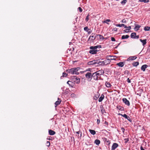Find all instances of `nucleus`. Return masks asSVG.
Returning a JSON list of instances; mask_svg holds the SVG:
<instances>
[{
    "label": "nucleus",
    "instance_id": "obj_40",
    "mask_svg": "<svg viewBox=\"0 0 150 150\" xmlns=\"http://www.w3.org/2000/svg\"><path fill=\"white\" fill-rule=\"evenodd\" d=\"M46 145L47 146H49L50 145V142L49 141H47L46 144Z\"/></svg>",
    "mask_w": 150,
    "mask_h": 150
},
{
    "label": "nucleus",
    "instance_id": "obj_51",
    "mask_svg": "<svg viewBox=\"0 0 150 150\" xmlns=\"http://www.w3.org/2000/svg\"><path fill=\"white\" fill-rule=\"evenodd\" d=\"M72 83V82L70 81H68L67 82V84H68L69 85H70L71 84V83Z\"/></svg>",
    "mask_w": 150,
    "mask_h": 150
},
{
    "label": "nucleus",
    "instance_id": "obj_8",
    "mask_svg": "<svg viewBox=\"0 0 150 150\" xmlns=\"http://www.w3.org/2000/svg\"><path fill=\"white\" fill-rule=\"evenodd\" d=\"M98 60H93L88 62V65H91L97 64V63H98Z\"/></svg>",
    "mask_w": 150,
    "mask_h": 150
},
{
    "label": "nucleus",
    "instance_id": "obj_9",
    "mask_svg": "<svg viewBox=\"0 0 150 150\" xmlns=\"http://www.w3.org/2000/svg\"><path fill=\"white\" fill-rule=\"evenodd\" d=\"M137 58V57L135 56H130L127 59V61H132L135 59Z\"/></svg>",
    "mask_w": 150,
    "mask_h": 150
},
{
    "label": "nucleus",
    "instance_id": "obj_29",
    "mask_svg": "<svg viewBox=\"0 0 150 150\" xmlns=\"http://www.w3.org/2000/svg\"><path fill=\"white\" fill-rule=\"evenodd\" d=\"M139 64V62H134L132 63V65L134 67H136Z\"/></svg>",
    "mask_w": 150,
    "mask_h": 150
},
{
    "label": "nucleus",
    "instance_id": "obj_61",
    "mask_svg": "<svg viewBox=\"0 0 150 150\" xmlns=\"http://www.w3.org/2000/svg\"><path fill=\"white\" fill-rule=\"evenodd\" d=\"M127 141H125V143L127 142Z\"/></svg>",
    "mask_w": 150,
    "mask_h": 150
},
{
    "label": "nucleus",
    "instance_id": "obj_60",
    "mask_svg": "<svg viewBox=\"0 0 150 150\" xmlns=\"http://www.w3.org/2000/svg\"><path fill=\"white\" fill-rule=\"evenodd\" d=\"M104 39H105V40H106L107 39V38H104Z\"/></svg>",
    "mask_w": 150,
    "mask_h": 150
},
{
    "label": "nucleus",
    "instance_id": "obj_18",
    "mask_svg": "<svg viewBox=\"0 0 150 150\" xmlns=\"http://www.w3.org/2000/svg\"><path fill=\"white\" fill-rule=\"evenodd\" d=\"M96 35L97 36V37H98V36H99V39L100 40H103L104 39V38L103 36L101 35L96 34Z\"/></svg>",
    "mask_w": 150,
    "mask_h": 150
},
{
    "label": "nucleus",
    "instance_id": "obj_33",
    "mask_svg": "<svg viewBox=\"0 0 150 150\" xmlns=\"http://www.w3.org/2000/svg\"><path fill=\"white\" fill-rule=\"evenodd\" d=\"M150 30V27L146 26L144 28L145 31H148Z\"/></svg>",
    "mask_w": 150,
    "mask_h": 150
},
{
    "label": "nucleus",
    "instance_id": "obj_1",
    "mask_svg": "<svg viewBox=\"0 0 150 150\" xmlns=\"http://www.w3.org/2000/svg\"><path fill=\"white\" fill-rule=\"evenodd\" d=\"M80 68L79 67L74 68L70 69L67 70L66 71L72 74H79L78 71L79 70Z\"/></svg>",
    "mask_w": 150,
    "mask_h": 150
},
{
    "label": "nucleus",
    "instance_id": "obj_21",
    "mask_svg": "<svg viewBox=\"0 0 150 150\" xmlns=\"http://www.w3.org/2000/svg\"><path fill=\"white\" fill-rule=\"evenodd\" d=\"M104 98V96L103 94H102L101 96L98 99L99 102H101Z\"/></svg>",
    "mask_w": 150,
    "mask_h": 150
},
{
    "label": "nucleus",
    "instance_id": "obj_34",
    "mask_svg": "<svg viewBox=\"0 0 150 150\" xmlns=\"http://www.w3.org/2000/svg\"><path fill=\"white\" fill-rule=\"evenodd\" d=\"M110 21H111L110 19H108L106 20L105 21H104L103 22V23H107V24H109V23H107V22H110Z\"/></svg>",
    "mask_w": 150,
    "mask_h": 150
},
{
    "label": "nucleus",
    "instance_id": "obj_52",
    "mask_svg": "<svg viewBox=\"0 0 150 150\" xmlns=\"http://www.w3.org/2000/svg\"><path fill=\"white\" fill-rule=\"evenodd\" d=\"M127 81L128 83H130L131 82L130 80L129 79V78H128Z\"/></svg>",
    "mask_w": 150,
    "mask_h": 150
},
{
    "label": "nucleus",
    "instance_id": "obj_10",
    "mask_svg": "<svg viewBox=\"0 0 150 150\" xmlns=\"http://www.w3.org/2000/svg\"><path fill=\"white\" fill-rule=\"evenodd\" d=\"M122 100L123 102L128 106H129L130 105V103L129 101L126 98H123Z\"/></svg>",
    "mask_w": 150,
    "mask_h": 150
},
{
    "label": "nucleus",
    "instance_id": "obj_44",
    "mask_svg": "<svg viewBox=\"0 0 150 150\" xmlns=\"http://www.w3.org/2000/svg\"><path fill=\"white\" fill-rule=\"evenodd\" d=\"M117 28H115L112 29V30L113 31L116 32V31H117Z\"/></svg>",
    "mask_w": 150,
    "mask_h": 150
},
{
    "label": "nucleus",
    "instance_id": "obj_15",
    "mask_svg": "<svg viewBox=\"0 0 150 150\" xmlns=\"http://www.w3.org/2000/svg\"><path fill=\"white\" fill-rule=\"evenodd\" d=\"M117 65L120 67H123L125 64L124 62H121L116 64Z\"/></svg>",
    "mask_w": 150,
    "mask_h": 150
},
{
    "label": "nucleus",
    "instance_id": "obj_56",
    "mask_svg": "<svg viewBox=\"0 0 150 150\" xmlns=\"http://www.w3.org/2000/svg\"><path fill=\"white\" fill-rule=\"evenodd\" d=\"M139 38V35H137V36H135V38H137V39H138V38Z\"/></svg>",
    "mask_w": 150,
    "mask_h": 150
},
{
    "label": "nucleus",
    "instance_id": "obj_36",
    "mask_svg": "<svg viewBox=\"0 0 150 150\" xmlns=\"http://www.w3.org/2000/svg\"><path fill=\"white\" fill-rule=\"evenodd\" d=\"M76 133L77 134H79L80 133V136H79V135H78V136L79 137H80V138H81V136H82V133H81V132H80V131L76 132Z\"/></svg>",
    "mask_w": 150,
    "mask_h": 150
},
{
    "label": "nucleus",
    "instance_id": "obj_32",
    "mask_svg": "<svg viewBox=\"0 0 150 150\" xmlns=\"http://www.w3.org/2000/svg\"><path fill=\"white\" fill-rule=\"evenodd\" d=\"M116 108L117 109H118L119 110H123V108L120 106H117L116 107Z\"/></svg>",
    "mask_w": 150,
    "mask_h": 150
},
{
    "label": "nucleus",
    "instance_id": "obj_37",
    "mask_svg": "<svg viewBox=\"0 0 150 150\" xmlns=\"http://www.w3.org/2000/svg\"><path fill=\"white\" fill-rule=\"evenodd\" d=\"M127 2V0H123L121 2V3L122 4L124 5Z\"/></svg>",
    "mask_w": 150,
    "mask_h": 150
},
{
    "label": "nucleus",
    "instance_id": "obj_38",
    "mask_svg": "<svg viewBox=\"0 0 150 150\" xmlns=\"http://www.w3.org/2000/svg\"><path fill=\"white\" fill-rule=\"evenodd\" d=\"M75 79L76 80V83H80V79L79 78H78L76 77Z\"/></svg>",
    "mask_w": 150,
    "mask_h": 150
},
{
    "label": "nucleus",
    "instance_id": "obj_59",
    "mask_svg": "<svg viewBox=\"0 0 150 150\" xmlns=\"http://www.w3.org/2000/svg\"><path fill=\"white\" fill-rule=\"evenodd\" d=\"M86 1V0H83V1Z\"/></svg>",
    "mask_w": 150,
    "mask_h": 150
},
{
    "label": "nucleus",
    "instance_id": "obj_58",
    "mask_svg": "<svg viewBox=\"0 0 150 150\" xmlns=\"http://www.w3.org/2000/svg\"><path fill=\"white\" fill-rule=\"evenodd\" d=\"M91 33V31H89V32L88 31V34H90Z\"/></svg>",
    "mask_w": 150,
    "mask_h": 150
},
{
    "label": "nucleus",
    "instance_id": "obj_48",
    "mask_svg": "<svg viewBox=\"0 0 150 150\" xmlns=\"http://www.w3.org/2000/svg\"><path fill=\"white\" fill-rule=\"evenodd\" d=\"M124 31L126 33H128L129 32V29H127L125 30H124Z\"/></svg>",
    "mask_w": 150,
    "mask_h": 150
},
{
    "label": "nucleus",
    "instance_id": "obj_22",
    "mask_svg": "<svg viewBox=\"0 0 150 150\" xmlns=\"http://www.w3.org/2000/svg\"><path fill=\"white\" fill-rule=\"evenodd\" d=\"M98 60V63H97V64H99V65H101V66H103L104 65V64L103 61L102 62H100V61H99V60Z\"/></svg>",
    "mask_w": 150,
    "mask_h": 150
},
{
    "label": "nucleus",
    "instance_id": "obj_49",
    "mask_svg": "<svg viewBox=\"0 0 150 150\" xmlns=\"http://www.w3.org/2000/svg\"><path fill=\"white\" fill-rule=\"evenodd\" d=\"M75 96V94L74 93L71 94V96L72 97H74Z\"/></svg>",
    "mask_w": 150,
    "mask_h": 150
},
{
    "label": "nucleus",
    "instance_id": "obj_43",
    "mask_svg": "<svg viewBox=\"0 0 150 150\" xmlns=\"http://www.w3.org/2000/svg\"><path fill=\"white\" fill-rule=\"evenodd\" d=\"M128 120H129L130 122H131L132 120L130 119V117L129 116H127V117L126 118Z\"/></svg>",
    "mask_w": 150,
    "mask_h": 150
},
{
    "label": "nucleus",
    "instance_id": "obj_35",
    "mask_svg": "<svg viewBox=\"0 0 150 150\" xmlns=\"http://www.w3.org/2000/svg\"><path fill=\"white\" fill-rule=\"evenodd\" d=\"M118 115H121L122 116V117H123L125 118H127V117L128 116L126 115V114H124V115H122V114H119Z\"/></svg>",
    "mask_w": 150,
    "mask_h": 150
},
{
    "label": "nucleus",
    "instance_id": "obj_54",
    "mask_svg": "<svg viewBox=\"0 0 150 150\" xmlns=\"http://www.w3.org/2000/svg\"><path fill=\"white\" fill-rule=\"evenodd\" d=\"M140 149L141 150H144V149L142 146H141L140 147Z\"/></svg>",
    "mask_w": 150,
    "mask_h": 150
},
{
    "label": "nucleus",
    "instance_id": "obj_12",
    "mask_svg": "<svg viewBox=\"0 0 150 150\" xmlns=\"http://www.w3.org/2000/svg\"><path fill=\"white\" fill-rule=\"evenodd\" d=\"M98 75L100 77V76L103 75L104 73V71L103 70H101L96 72Z\"/></svg>",
    "mask_w": 150,
    "mask_h": 150
},
{
    "label": "nucleus",
    "instance_id": "obj_4",
    "mask_svg": "<svg viewBox=\"0 0 150 150\" xmlns=\"http://www.w3.org/2000/svg\"><path fill=\"white\" fill-rule=\"evenodd\" d=\"M111 56H107V58L108 59L107 60H105L103 61L104 64V65H107L110 64V59L112 60V59H109L108 58L109 57H111Z\"/></svg>",
    "mask_w": 150,
    "mask_h": 150
},
{
    "label": "nucleus",
    "instance_id": "obj_24",
    "mask_svg": "<svg viewBox=\"0 0 150 150\" xmlns=\"http://www.w3.org/2000/svg\"><path fill=\"white\" fill-rule=\"evenodd\" d=\"M136 34L135 33H132L131 34V37L132 38H135Z\"/></svg>",
    "mask_w": 150,
    "mask_h": 150
},
{
    "label": "nucleus",
    "instance_id": "obj_25",
    "mask_svg": "<svg viewBox=\"0 0 150 150\" xmlns=\"http://www.w3.org/2000/svg\"><path fill=\"white\" fill-rule=\"evenodd\" d=\"M129 37V36L128 35H123L122 36L121 38L122 39H125L128 38Z\"/></svg>",
    "mask_w": 150,
    "mask_h": 150
},
{
    "label": "nucleus",
    "instance_id": "obj_31",
    "mask_svg": "<svg viewBox=\"0 0 150 150\" xmlns=\"http://www.w3.org/2000/svg\"><path fill=\"white\" fill-rule=\"evenodd\" d=\"M101 112L102 114H104L106 113L105 109L103 107L101 108Z\"/></svg>",
    "mask_w": 150,
    "mask_h": 150
},
{
    "label": "nucleus",
    "instance_id": "obj_26",
    "mask_svg": "<svg viewBox=\"0 0 150 150\" xmlns=\"http://www.w3.org/2000/svg\"><path fill=\"white\" fill-rule=\"evenodd\" d=\"M89 131L90 133L93 135H94L96 133V131L93 130L89 129Z\"/></svg>",
    "mask_w": 150,
    "mask_h": 150
},
{
    "label": "nucleus",
    "instance_id": "obj_55",
    "mask_svg": "<svg viewBox=\"0 0 150 150\" xmlns=\"http://www.w3.org/2000/svg\"><path fill=\"white\" fill-rule=\"evenodd\" d=\"M105 124L107 125H108V122H107V121H105Z\"/></svg>",
    "mask_w": 150,
    "mask_h": 150
},
{
    "label": "nucleus",
    "instance_id": "obj_50",
    "mask_svg": "<svg viewBox=\"0 0 150 150\" xmlns=\"http://www.w3.org/2000/svg\"><path fill=\"white\" fill-rule=\"evenodd\" d=\"M98 97L97 96H95L94 97V99L95 100H97L98 99Z\"/></svg>",
    "mask_w": 150,
    "mask_h": 150
},
{
    "label": "nucleus",
    "instance_id": "obj_2",
    "mask_svg": "<svg viewBox=\"0 0 150 150\" xmlns=\"http://www.w3.org/2000/svg\"><path fill=\"white\" fill-rule=\"evenodd\" d=\"M96 34L94 33L91 34L90 36L89 37L88 40L91 42H93V41L97 37Z\"/></svg>",
    "mask_w": 150,
    "mask_h": 150
},
{
    "label": "nucleus",
    "instance_id": "obj_6",
    "mask_svg": "<svg viewBox=\"0 0 150 150\" xmlns=\"http://www.w3.org/2000/svg\"><path fill=\"white\" fill-rule=\"evenodd\" d=\"M85 76L88 80H91L92 77V75L91 72H87L85 75Z\"/></svg>",
    "mask_w": 150,
    "mask_h": 150
},
{
    "label": "nucleus",
    "instance_id": "obj_62",
    "mask_svg": "<svg viewBox=\"0 0 150 150\" xmlns=\"http://www.w3.org/2000/svg\"><path fill=\"white\" fill-rule=\"evenodd\" d=\"M86 71H83V72H85Z\"/></svg>",
    "mask_w": 150,
    "mask_h": 150
},
{
    "label": "nucleus",
    "instance_id": "obj_46",
    "mask_svg": "<svg viewBox=\"0 0 150 150\" xmlns=\"http://www.w3.org/2000/svg\"><path fill=\"white\" fill-rule=\"evenodd\" d=\"M97 124L98 125H99L100 124V119H98L97 120Z\"/></svg>",
    "mask_w": 150,
    "mask_h": 150
},
{
    "label": "nucleus",
    "instance_id": "obj_57",
    "mask_svg": "<svg viewBox=\"0 0 150 150\" xmlns=\"http://www.w3.org/2000/svg\"><path fill=\"white\" fill-rule=\"evenodd\" d=\"M121 129H122V130L123 132H124L125 130L124 128L123 127H122Z\"/></svg>",
    "mask_w": 150,
    "mask_h": 150
},
{
    "label": "nucleus",
    "instance_id": "obj_30",
    "mask_svg": "<svg viewBox=\"0 0 150 150\" xmlns=\"http://www.w3.org/2000/svg\"><path fill=\"white\" fill-rule=\"evenodd\" d=\"M149 0H139V1L140 2H143L144 3H148L149 2Z\"/></svg>",
    "mask_w": 150,
    "mask_h": 150
},
{
    "label": "nucleus",
    "instance_id": "obj_42",
    "mask_svg": "<svg viewBox=\"0 0 150 150\" xmlns=\"http://www.w3.org/2000/svg\"><path fill=\"white\" fill-rule=\"evenodd\" d=\"M89 15H88L86 17V21L87 22L88 20H89Z\"/></svg>",
    "mask_w": 150,
    "mask_h": 150
},
{
    "label": "nucleus",
    "instance_id": "obj_19",
    "mask_svg": "<svg viewBox=\"0 0 150 150\" xmlns=\"http://www.w3.org/2000/svg\"><path fill=\"white\" fill-rule=\"evenodd\" d=\"M140 41L142 43V45L143 46L145 45L146 43V39L143 40H142V39H140Z\"/></svg>",
    "mask_w": 150,
    "mask_h": 150
},
{
    "label": "nucleus",
    "instance_id": "obj_39",
    "mask_svg": "<svg viewBox=\"0 0 150 150\" xmlns=\"http://www.w3.org/2000/svg\"><path fill=\"white\" fill-rule=\"evenodd\" d=\"M84 30L86 32H88L89 29H88V27L86 26L84 28Z\"/></svg>",
    "mask_w": 150,
    "mask_h": 150
},
{
    "label": "nucleus",
    "instance_id": "obj_7",
    "mask_svg": "<svg viewBox=\"0 0 150 150\" xmlns=\"http://www.w3.org/2000/svg\"><path fill=\"white\" fill-rule=\"evenodd\" d=\"M92 77H93L95 80H98V79L100 77L96 72L92 74Z\"/></svg>",
    "mask_w": 150,
    "mask_h": 150
},
{
    "label": "nucleus",
    "instance_id": "obj_5",
    "mask_svg": "<svg viewBox=\"0 0 150 150\" xmlns=\"http://www.w3.org/2000/svg\"><path fill=\"white\" fill-rule=\"evenodd\" d=\"M115 26L117 27H122V26H123V27H124L125 28H127L128 29H129V30L131 28V27L130 26H129L128 27L125 24H115Z\"/></svg>",
    "mask_w": 150,
    "mask_h": 150
},
{
    "label": "nucleus",
    "instance_id": "obj_20",
    "mask_svg": "<svg viewBox=\"0 0 150 150\" xmlns=\"http://www.w3.org/2000/svg\"><path fill=\"white\" fill-rule=\"evenodd\" d=\"M55 132L51 129H50L49 130V133L50 135H54L55 134Z\"/></svg>",
    "mask_w": 150,
    "mask_h": 150
},
{
    "label": "nucleus",
    "instance_id": "obj_14",
    "mask_svg": "<svg viewBox=\"0 0 150 150\" xmlns=\"http://www.w3.org/2000/svg\"><path fill=\"white\" fill-rule=\"evenodd\" d=\"M61 101V100L59 98H58V100L56 101L55 103V107L57 106V105L60 104Z\"/></svg>",
    "mask_w": 150,
    "mask_h": 150
},
{
    "label": "nucleus",
    "instance_id": "obj_23",
    "mask_svg": "<svg viewBox=\"0 0 150 150\" xmlns=\"http://www.w3.org/2000/svg\"><path fill=\"white\" fill-rule=\"evenodd\" d=\"M105 85L108 88L112 86L110 83L108 82H106L105 83Z\"/></svg>",
    "mask_w": 150,
    "mask_h": 150
},
{
    "label": "nucleus",
    "instance_id": "obj_27",
    "mask_svg": "<svg viewBox=\"0 0 150 150\" xmlns=\"http://www.w3.org/2000/svg\"><path fill=\"white\" fill-rule=\"evenodd\" d=\"M101 48V45H98L95 46H91V48H94L95 49H97L98 48Z\"/></svg>",
    "mask_w": 150,
    "mask_h": 150
},
{
    "label": "nucleus",
    "instance_id": "obj_47",
    "mask_svg": "<svg viewBox=\"0 0 150 150\" xmlns=\"http://www.w3.org/2000/svg\"><path fill=\"white\" fill-rule=\"evenodd\" d=\"M111 40L112 41H115V38L114 37H112L111 38Z\"/></svg>",
    "mask_w": 150,
    "mask_h": 150
},
{
    "label": "nucleus",
    "instance_id": "obj_3",
    "mask_svg": "<svg viewBox=\"0 0 150 150\" xmlns=\"http://www.w3.org/2000/svg\"><path fill=\"white\" fill-rule=\"evenodd\" d=\"M90 49H91V50L89 51V52L92 54H96L97 53V52L98 51L96 49H95L94 48H91V47H90Z\"/></svg>",
    "mask_w": 150,
    "mask_h": 150
},
{
    "label": "nucleus",
    "instance_id": "obj_13",
    "mask_svg": "<svg viewBox=\"0 0 150 150\" xmlns=\"http://www.w3.org/2000/svg\"><path fill=\"white\" fill-rule=\"evenodd\" d=\"M103 141L105 142L106 144L109 145L110 143V141L106 138H104Z\"/></svg>",
    "mask_w": 150,
    "mask_h": 150
},
{
    "label": "nucleus",
    "instance_id": "obj_17",
    "mask_svg": "<svg viewBox=\"0 0 150 150\" xmlns=\"http://www.w3.org/2000/svg\"><path fill=\"white\" fill-rule=\"evenodd\" d=\"M147 67H148L147 65L146 64H144L142 66V67H141V69L143 71H145Z\"/></svg>",
    "mask_w": 150,
    "mask_h": 150
},
{
    "label": "nucleus",
    "instance_id": "obj_41",
    "mask_svg": "<svg viewBox=\"0 0 150 150\" xmlns=\"http://www.w3.org/2000/svg\"><path fill=\"white\" fill-rule=\"evenodd\" d=\"M67 75V74L65 72H63V76L66 77Z\"/></svg>",
    "mask_w": 150,
    "mask_h": 150
},
{
    "label": "nucleus",
    "instance_id": "obj_45",
    "mask_svg": "<svg viewBox=\"0 0 150 150\" xmlns=\"http://www.w3.org/2000/svg\"><path fill=\"white\" fill-rule=\"evenodd\" d=\"M78 9L79 10V12H81L83 10L81 7H79L78 8Z\"/></svg>",
    "mask_w": 150,
    "mask_h": 150
},
{
    "label": "nucleus",
    "instance_id": "obj_11",
    "mask_svg": "<svg viewBox=\"0 0 150 150\" xmlns=\"http://www.w3.org/2000/svg\"><path fill=\"white\" fill-rule=\"evenodd\" d=\"M118 146V145L116 143H114L112 146L111 150H115V149H116Z\"/></svg>",
    "mask_w": 150,
    "mask_h": 150
},
{
    "label": "nucleus",
    "instance_id": "obj_63",
    "mask_svg": "<svg viewBox=\"0 0 150 150\" xmlns=\"http://www.w3.org/2000/svg\"><path fill=\"white\" fill-rule=\"evenodd\" d=\"M149 72H150V70H149Z\"/></svg>",
    "mask_w": 150,
    "mask_h": 150
},
{
    "label": "nucleus",
    "instance_id": "obj_16",
    "mask_svg": "<svg viewBox=\"0 0 150 150\" xmlns=\"http://www.w3.org/2000/svg\"><path fill=\"white\" fill-rule=\"evenodd\" d=\"M141 27L140 25L136 24L135 25V27L134 28V30L136 31H137L138 30H139V28Z\"/></svg>",
    "mask_w": 150,
    "mask_h": 150
},
{
    "label": "nucleus",
    "instance_id": "obj_28",
    "mask_svg": "<svg viewBox=\"0 0 150 150\" xmlns=\"http://www.w3.org/2000/svg\"><path fill=\"white\" fill-rule=\"evenodd\" d=\"M100 141L98 139H96L94 141V143L96 145H98L100 143Z\"/></svg>",
    "mask_w": 150,
    "mask_h": 150
},
{
    "label": "nucleus",
    "instance_id": "obj_53",
    "mask_svg": "<svg viewBox=\"0 0 150 150\" xmlns=\"http://www.w3.org/2000/svg\"><path fill=\"white\" fill-rule=\"evenodd\" d=\"M122 22L123 23H126V20L125 19L122 20Z\"/></svg>",
    "mask_w": 150,
    "mask_h": 150
}]
</instances>
